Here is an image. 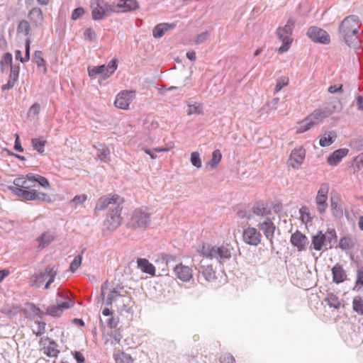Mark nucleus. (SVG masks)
I'll list each match as a JSON object with an SVG mask.
<instances>
[{
    "label": "nucleus",
    "instance_id": "obj_46",
    "mask_svg": "<svg viewBox=\"0 0 363 363\" xmlns=\"http://www.w3.org/2000/svg\"><path fill=\"white\" fill-rule=\"evenodd\" d=\"M299 213L300 218L305 224H308V223L311 222V213L309 212V209L307 207L303 206L301 208Z\"/></svg>",
    "mask_w": 363,
    "mask_h": 363
},
{
    "label": "nucleus",
    "instance_id": "obj_33",
    "mask_svg": "<svg viewBox=\"0 0 363 363\" xmlns=\"http://www.w3.org/2000/svg\"><path fill=\"white\" fill-rule=\"evenodd\" d=\"M28 178L30 180L33 181V183L37 182L44 189H49L50 187V184L48 179L45 177L37 174L30 173L28 174Z\"/></svg>",
    "mask_w": 363,
    "mask_h": 363
},
{
    "label": "nucleus",
    "instance_id": "obj_47",
    "mask_svg": "<svg viewBox=\"0 0 363 363\" xmlns=\"http://www.w3.org/2000/svg\"><path fill=\"white\" fill-rule=\"evenodd\" d=\"M82 261V256L77 255L76 256L69 265V271L72 273L75 272L78 268L81 266Z\"/></svg>",
    "mask_w": 363,
    "mask_h": 363
},
{
    "label": "nucleus",
    "instance_id": "obj_4",
    "mask_svg": "<svg viewBox=\"0 0 363 363\" xmlns=\"http://www.w3.org/2000/svg\"><path fill=\"white\" fill-rule=\"evenodd\" d=\"M359 27L360 23L358 17L354 15L346 17L341 23L339 31L349 46L356 47L357 45L358 40L356 34Z\"/></svg>",
    "mask_w": 363,
    "mask_h": 363
},
{
    "label": "nucleus",
    "instance_id": "obj_12",
    "mask_svg": "<svg viewBox=\"0 0 363 363\" xmlns=\"http://www.w3.org/2000/svg\"><path fill=\"white\" fill-rule=\"evenodd\" d=\"M40 351L46 356L56 357L60 353L57 344L48 337H43L39 342Z\"/></svg>",
    "mask_w": 363,
    "mask_h": 363
},
{
    "label": "nucleus",
    "instance_id": "obj_9",
    "mask_svg": "<svg viewBox=\"0 0 363 363\" xmlns=\"http://www.w3.org/2000/svg\"><path fill=\"white\" fill-rule=\"evenodd\" d=\"M118 65L116 59L111 60L107 65L94 66L88 67V74L90 77H95L97 75H102L104 79L111 76L117 69Z\"/></svg>",
    "mask_w": 363,
    "mask_h": 363
},
{
    "label": "nucleus",
    "instance_id": "obj_48",
    "mask_svg": "<svg viewBox=\"0 0 363 363\" xmlns=\"http://www.w3.org/2000/svg\"><path fill=\"white\" fill-rule=\"evenodd\" d=\"M33 332L37 336L41 335L45 332V323L43 322L35 321V327L33 328Z\"/></svg>",
    "mask_w": 363,
    "mask_h": 363
},
{
    "label": "nucleus",
    "instance_id": "obj_26",
    "mask_svg": "<svg viewBox=\"0 0 363 363\" xmlns=\"http://www.w3.org/2000/svg\"><path fill=\"white\" fill-rule=\"evenodd\" d=\"M333 281L335 284H340L347 279V274L342 266L336 264L332 268Z\"/></svg>",
    "mask_w": 363,
    "mask_h": 363
},
{
    "label": "nucleus",
    "instance_id": "obj_19",
    "mask_svg": "<svg viewBox=\"0 0 363 363\" xmlns=\"http://www.w3.org/2000/svg\"><path fill=\"white\" fill-rule=\"evenodd\" d=\"M348 152L349 150L347 148L338 149L328 157L327 162L331 166H336Z\"/></svg>",
    "mask_w": 363,
    "mask_h": 363
},
{
    "label": "nucleus",
    "instance_id": "obj_61",
    "mask_svg": "<svg viewBox=\"0 0 363 363\" xmlns=\"http://www.w3.org/2000/svg\"><path fill=\"white\" fill-rule=\"evenodd\" d=\"M107 326L113 329L116 328L118 323H119V318L118 317H113L111 316L108 320H107Z\"/></svg>",
    "mask_w": 363,
    "mask_h": 363
},
{
    "label": "nucleus",
    "instance_id": "obj_20",
    "mask_svg": "<svg viewBox=\"0 0 363 363\" xmlns=\"http://www.w3.org/2000/svg\"><path fill=\"white\" fill-rule=\"evenodd\" d=\"M20 72V66L13 65L11 67V72L9 74V79L6 84H4L1 87L2 90L11 89L18 81Z\"/></svg>",
    "mask_w": 363,
    "mask_h": 363
},
{
    "label": "nucleus",
    "instance_id": "obj_35",
    "mask_svg": "<svg viewBox=\"0 0 363 363\" xmlns=\"http://www.w3.org/2000/svg\"><path fill=\"white\" fill-rule=\"evenodd\" d=\"M23 311L25 315L29 318L40 317L41 313L40 308L33 304H28L26 308H25Z\"/></svg>",
    "mask_w": 363,
    "mask_h": 363
},
{
    "label": "nucleus",
    "instance_id": "obj_56",
    "mask_svg": "<svg viewBox=\"0 0 363 363\" xmlns=\"http://www.w3.org/2000/svg\"><path fill=\"white\" fill-rule=\"evenodd\" d=\"M339 246L342 250H347L352 246V240L350 238L344 237L340 239Z\"/></svg>",
    "mask_w": 363,
    "mask_h": 363
},
{
    "label": "nucleus",
    "instance_id": "obj_40",
    "mask_svg": "<svg viewBox=\"0 0 363 363\" xmlns=\"http://www.w3.org/2000/svg\"><path fill=\"white\" fill-rule=\"evenodd\" d=\"M46 277H47V274L45 273V272L44 273L40 272L39 274H35L33 275L32 279H31V285L33 286H36V287L40 286L43 284Z\"/></svg>",
    "mask_w": 363,
    "mask_h": 363
},
{
    "label": "nucleus",
    "instance_id": "obj_6",
    "mask_svg": "<svg viewBox=\"0 0 363 363\" xmlns=\"http://www.w3.org/2000/svg\"><path fill=\"white\" fill-rule=\"evenodd\" d=\"M295 26V20L290 18L284 26H279L277 29V35L282 43V45L278 48V52L281 54L287 52L294 41L292 32Z\"/></svg>",
    "mask_w": 363,
    "mask_h": 363
},
{
    "label": "nucleus",
    "instance_id": "obj_63",
    "mask_svg": "<svg viewBox=\"0 0 363 363\" xmlns=\"http://www.w3.org/2000/svg\"><path fill=\"white\" fill-rule=\"evenodd\" d=\"M208 35V32H204L198 35L195 39V43L196 44H201L204 43L207 40Z\"/></svg>",
    "mask_w": 363,
    "mask_h": 363
},
{
    "label": "nucleus",
    "instance_id": "obj_62",
    "mask_svg": "<svg viewBox=\"0 0 363 363\" xmlns=\"http://www.w3.org/2000/svg\"><path fill=\"white\" fill-rule=\"evenodd\" d=\"M84 13V9L82 7H78L75 9L72 13V18L77 20L83 16Z\"/></svg>",
    "mask_w": 363,
    "mask_h": 363
},
{
    "label": "nucleus",
    "instance_id": "obj_17",
    "mask_svg": "<svg viewBox=\"0 0 363 363\" xmlns=\"http://www.w3.org/2000/svg\"><path fill=\"white\" fill-rule=\"evenodd\" d=\"M174 272L177 277L182 281H189L193 277L192 269L188 266L182 263L177 264L174 268Z\"/></svg>",
    "mask_w": 363,
    "mask_h": 363
},
{
    "label": "nucleus",
    "instance_id": "obj_22",
    "mask_svg": "<svg viewBox=\"0 0 363 363\" xmlns=\"http://www.w3.org/2000/svg\"><path fill=\"white\" fill-rule=\"evenodd\" d=\"M117 7L119 12H128L139 9V4L136 0H118Z\"/></svg>",
    "mask_w": 363,
    "mask_h": 363
},
{
    "label": "nucleus",
    "instance_id": "obj_15",
    "mask_svg": "<svg viewBox=\"0 0 363 363\" xmlns=\"http://www.w3.org/2000/svg\"><path fill=\"white\" fill-rule=\"evenodd\" d=\"M328 192L329 186L325 184H322L317 192L315 203L317 210L320 214L324 213L328 208Z\"/></svg>",
    "mask_w": 363,
    "mask_h": 363
},
{
    "label": "nucleus",
    "instance_id": "obj_2",
    "mask_svg": "<svg viewBox=\"0 0 363 363\" xmlns=\"http://www.w3.org/2000/svg\"><path fill=\"white\" fill-rule=\"evenodd\" d=\"M33 181L28 178V174L26 176H20L13 181L15 189L12 191L19 197L28 201H40L46 203H51L52 199L46 193L39 191L36 189H30L34 186Z\"/></svg>",
    "mask_w": 363,
    "mask_h": 363
},
{
    "label": "nucleus",
    "instance_id": "obj_55",
    "mask_svg": "<svg viewBox=\"0 0 363 363\" xmlns=\"http://www.w3.org/2000/svg\"><path fill=\"white\" fill-rule=\"evenodd\" d=\"M12 60H13L12 55L9 52H6V54H4L3 55L1 61V64L2 66L7 65V66H9L10 67H13Z\"/></svg>",
    "mask_w": 363,
    "mask_h": 363
},
{
    "label": "nucleus",
    "instance_id": "obj_31",
    "mask_svg": "<svg viewBox=\"0 0 363 363\" xmlns=\"http://www.w3.org/2000/svg\"><path fill=\"white\" fill-rule=\"evenodd\" d=\"M174 26V24L160 23L154 28L152 30L153 36L157 38H160L167 31L173 29Z\"/></svg>",
    "mask_w": 363,
    "mask_h": 363
},
{
    "label": "nucleus",
    "instance_id": "obj_28",
    "mask_svg": "<svg viewBox=\"0 0 363 363\" xmlns=\"http://www.w3.org/2000/svg\"><path fill=\"white\" fill-rule=\"evenodd\" d=\"M137 264L138 268L140 269L142 272L150 274L152 276L155 275V267L147 259H138Z\"/></svg>",
    "mask_w": 363,
    "mask_h": 363
},
{
    "label": "nucleus",
    "instance_id": "obj_37",
    "mask_svg": "<svg viewBox=\"0 0 363 363\" xmlns=\"http://www.w3.org/2000/svg\"><path fill=\"white\" fill-rule=\"evenodd\" d=\"M330 206L333 214L338 215L342 213L341 199L339 196H332L330 198Z\"/></svg>",
    "mask_w": 363,
    "mask_h": 363
},
{
    "label": "nucleus",
    "instance_id": "obj_59",
    "mask_svg": "<svg viewBox=\"0 0 363 363\" xmlns=\"http://www.w3.org/2000/svg\"><path fill=\"white\" fill-rule=\"evenodd\" d=\"M104 10L105 11V16L108 15L111 13H119L118 9L117 7V4L116 6L111 4H106L104 6Z\"/></svg>",
    "mask_w": 363,
    "mask_h": 363
},
{
    "label": "nucleus",
    "instance_id": "obj_38",
    "mask_svg": "<svg viewBox=\"0 0 363 363\" xmlns=\"http://www.w3.org/2000/svg\"><path fill=\"white\" fill-rule=\"evenodd\" d=\"M222 159V154L219 150H215L212 153V157L208 162L211 169L217 167Z\"/></svg>",
    "mask_w": 363,
    "mask_h": 363
},
{
    "label": "nucleus",
    "instance_id": "obj_14",
    "mask_svg": "<svg viewBox=\"0 0 363 363\" xmlns=\"http://www.w3.org/2000/svg\"><path fill=\"white\" fill-rule=\"evenodd\" d=\"M306 157V150L303 147L294 149L287 161L288 167L298 169L301 167Z\"/></svg>",
    "mask_w": 363,
    "mask_h": 363
},
{
    "label": "nucleus",
    "instance_id": "obj_58",
    "mask_svg": "<svg viewBox=\"0 0 363 363\" xmlns=\"http://www.w3.org/2000/svg\"><path fill=\"white\" fill-rule=\"evenodd\" d=\"M87 197L85 194H81L78 196H75L73 199L71 201L72 203H74L75 206L83 204Z\"/></svg>",
    "mask_w": 363,
    "mask_h": 363
},
{
    "label": "nucleus",
    "instance_id": "obj_36",
    "mask_svg": "<svg viewBox=\"0 0 363 363\" xmlns=\"http://www.w3.org/2000/svg\"><path fill=\"white\" fill-rule=\"evenodd\" d=\"M42 51L37 50L33 54V61L37 65L38 67H42L43 69V73L46 74L48 72V69L46 67V62L45 60L43 58Z\"/></svg>",
    "mask_w": 363,
    "mask_h": 363
},
{
    "label": "nucleus",
    "instance_id": "obj_25",
    "mask_svg": "<svg viewBox=\"0 0 363 363\" xmlns=\"http://www.w3.org/2000/svg\"><path fill=\"white\" fill-rule=\"evenodd\" d=\"M70 307V300L66 298L65 301L58 303L57 306H51L47 309L48 313L52 316H59L63 310Z\"/></svg>",
    "mask_w": 363,
    "mask_h": 363
},
{
    "label": "nucleus",
    "instance_id": "obj_64",
    "mask_svg": "<svg viewBox=\"0 0 363 363\" xmlns=\"http://www.w3.org/2000/svg\"><path fill=\"white\" fill-rule=\"evenodd\" d=\"M74 357L78 363H84L85 358L81 352L75 351L74 353Z\"/></svg>",
    "mask_w": 363,
    "mask_h": 363
},
{
    "label": "nucleus",
    "instance_id": "obj_24",
    "mask_svg": "<svg viewBox=\"0 0 363 363\" xmlns=\"http://www.w3.org/2000/svg\"><path fill=\"white\" fill-rule=\"evenodd\" d=\"M16 34L19 37L30 39L31 27L30 23L26 20L20 21L17 26Z\"/></svg>",
    "mask_w": 363,
    "mask_h": 363
},
{
    "label": "nucleus",
    "instance_id": "obj_21",
    "mask_svg": "<svg viewBox=\"0 0 363 363\" xmlns=\"http://www.w3.org/2000/svg\"><path fill=\"white\" fill-rule=\"evenodd\" d=\"M259 228L263 231L265 237L272 243L276 228L272 220L267 218L263 223H259Z\"/></svg>",
    "mask_w": 363,
    "mask_h": 363
},
{
    "label": "nucleus",
    "instance_id": "obj_44",
    "mask_svg": "<svg viewBox=\"0 0 363 363\" xmlns=\"http://www.w3.org/2000/svg\"><path fill=\"white\" fill-rule=\"evenodd\" d=\"M45 273L47 274V277H49V280L45 285V288L48 289L50 284L54 281L55 277L57 274L56 270L54 267H48L45 268Z\"/></svg>",
    "mask_w": 363,
    "mask_h": 363
},
{
    "label": "nucleus",
    "instance_id": "obj_41",
    "mask_svg": "<svg viewBox=\"0 0 363 363\" xmlns=\"http://www.w3.org/2000/svg\"><path fill=\"white\" fill-rule=\"evenodd\" d=\"M325 301L330 307L336 309L339 308L341 305L338 298L333 294H329L325 298Z\"/></svg>",
    "mask_w": 363,
    "mask_h": 363
},
{
    "label": "nucleus",
    "instance_id": "obj_11",
    "mask_svg": "<svg viewBox=\"0 0 363 363\" xmlns=\"http://www.w3.org/2000/svg\"><path fill=\"white\" fill-rule=\"evenodd\" d=\"M135 98V91L123 90L117 94L114 104L118 108L127 110Z\"/></svg>",
    "mask_w": 363,
    "mask_h": 363
},
{
    "label": "nucleus",
    "instance_id": "obj_52",
    "mask_svg": "<svg viewBox=\"0 0 363 363\" xmlns=\"http://www.w3.org/2000/svg\"><path fill=\"white\" fill-rule=\"evenodd\" d=\"M22 311L21 308L19 306H12L11 308L6 310L5 309L3 312L9 315V317H13Z\"/></svg>",
    "mask_w": 363,
    "mask_h": 363
},
{
    "label": "nucleus",
    "instance_id": "obj_34",
    "mask_svg": "<svg viewBox=\"0 0 363 363\" xmlns=\"http://www.w3.org/2000/svg\"><path fill=\"white\" fill-rule=\"evenodd\" d=\"M336 138L337 134L335 132L332 131L325 133L320 138L319 144L322 147H328L333 143Z\"/></svg>",
    "mask_w": 363,
    "mask_h": 363
},
{
    "label": "nucleus",
    "instance_id": "obj_32",
    "mask_svg": "<svg viewBox=\"0 0 363 363\" xmlns=\"http://www.w3.org/2000/svg\"><path fill=\"white\" fill-rule=\"evenodd\" d=\"M252 211L257 216H266L271 213V208L267 203L259 202L254 206Z\"/></svg>",
    "mask_w": 363,
    "mask_h": 363
},
{
    "label": "nucleus",
    "instance_id": "obj_16",
    "mask_svg": "<svg viewBox=\"0 0 363 363\" xmlns=\"http://www.w3.org/2000/svg\"><path fill=\"white\" fill-rule=\"evenodd\" d=\"M242 238L247 244L257 246L261 242L262 235L255 228L248 227L244 230Z\"/></svg>",
    "mask_w": 363,
    "mask_h": 363
},
{
    "label": "nucleus",
    "instance_id": "obj_30",
    "mask_svg": "<svg viewBox=\"0 0 363 363\" xmlns=\"http://www.w3.org/2000/svg\"><path fill=\"white\" fill-rule=\"evenodd\" d=\"M199 273H201V276L208 282H213L216 279V272L213 269L212 265H201V271Z\"/></svg>",
    "mask_w": 363,
    "mask_h": 363
},
{
    "label": "nucleus",
    "instance_id": "obj_42",
    "mask_svg": "<svg viewBox=\"0 0 363 363\" xmlns=\"http://www.w3.org/2000/svg\"><path fill=\"white\" fill-rule=\"evenodd\" d=\"M353 310L360 315H363V298L358 296H355L352 301Z\"/></svg>",
    "mask_w": 363,
    "mask_h": 363
},
{
    "label": "nucleus",
    "instance_id": "obj_45",
    "mask_svg": "<svg viewBox=\"0 0 363 363\" xmlns=\"http://www.w3.org/2000/svg\"><path fill=\"white\" fill-rule=\"evenodd\" d=\"M32 145L35 150L38 152L43 153L44 152V147L46 141L42 138H33L31 140Z\"/></svg>",
    "mask_w": 363,
    "mask_h": 363
},
{
    "label": "nucleus",
    "instance_id": "obj_29",
    "mask_svg": "<svg viewBox=\"0 0 363 363\" xmlns=\"http://www.w3.org/2000/svg\"><path fill=\"white\" fill-rule=\"evenodd\" d=\"M54 238L55 235L52 233L50 231L44 232L36 239L38 243V247L41 249L45 247L54 240Z\"/></svg>",
    "mask_w": 363,
    "mask_h": 363
},
{
    "label": "nucleus",
    "instance_id": "obj_49",
    "mask_svg": "<svg viewBox=\"0 0 363 363\" xmlns=\"http://www.w3.org/2000/svg\"><path fill=\"white\" fill-rule=\"evenodd\" d=\"M98 157L102 161L110 160V150L107 147H103L99 149Z\"/></svg>",
    "mask_w": 363,
    "mask_h": 363
},
{
    "label": "nucleus",
    "instance_id": "obj_54",
    "mask_svg": "<svg viewBox=\"0 0 363 363\" xmlns=\"http://www.w3.org/2000/svg\"><path fill=\"white\" fill-rule=\"evenodd\" d=\"M289 83V79L288 78H281L279 79L277 82V84L275 86V91L279 92L281 90V89L286 86H287Z\"/></svg>",
    "mask_w": 363,
    "mask_h": 363
},
{
    "label": "nucleus",
    "instance_id": "obj_23",
    "mask_svg": "<svg viewBox=\"0 0 363 363\" xmlns=\"http://www.w3.org/2000/svg\"><path fill=\"white\" fill-rule=\"evenodd\" d=\"M28 17L33 26L37 27L43 22V11L40 8H33L28 14Z\"/></svg>",
    "mask_w": 363,
    "mask_h": 363
},
{
    "label": "nucleus",
    "instance_id": "obj_50",
    "mask_svg": "<svg viewBox=\"0 0 363 363\" xmlns=\"http://www.w3.org/2000/svg\"><path fill=\"white\" fill-rule=\"evenodd\" d=\"M190 160L193 166L196 167V168L201 167L202 162L198 152H191Z\"/></svg>",
    "mask_w": 363,
    "mask_h": 363
},
{
    "label": "nucleus",
    "instance_id": "obj_43",
    "mask_svg": "<svg viewBox=\"0 0 363 363\" xmlns=\"http://www.w3.org/2000/svg\"><path fill=\"white\" fill-rule=\"evenodd\" d=\"M115 361L116 363H132L133 359L130 354L121 352L115 355Z\"/></svg>",
    "mask_w": 363,
    "mask_h": 363
},
{
    "label": "nucleus",
    "instance_id": "obj_51",
    "mask_svg": "<svg viewBox=\"0 0 363 363\" xmlns=\"http://www.w3.org/2000/svg\"><path fill=\"white\" fill-rule=\"evenodd\" d=\"M203 111V106L201 104L195 103L189 106V115L191 114H201Z\"/></svg>",
    "mask_w": 363,
    "mask_h": 363
},
{
    "label": "nucleus",
    "instance_id": "obj_13",
    "mask_svg": "<svg viewBox=\"0 0 363 363\" xmlns=\"http://www.w3.org/2000/svg\"><path fill=\"white\" fill-rule=\"evenodd\" d=\"M308 37L314 43L329 44L330 38L328 33L322 28L316 26H311L307 30Z\"/></svg>",
    "mask_w": 363,
    "mask_h": 363
},
{
    "label": "nucleus",
    "instance_id": "obj_8",
    "mask_svg": "<svg viewBox=\"0 0 363 363\" xmlns=\"http://www.w3.org/2000/svg\"><path fill=\"white\" fill-rule=\"evenodd\" d=\"M337 104H340V101H333L329 103L324 109L318 108L314 110L307 116L308 121H311L313 125L321 123L325 118L338 111Z\"/></svg>",
    "mask_w": 363,
    "mask_h": 363
},
{
    "label": "nucleus",
    "instance_id": "obj_57",
    "mask_svg": "<svg viewBox=\"0 0 363 363\" xmlns=\"http://www.w3.org/2000/svg\"><path fill=\"white\" fill-rule=\"evenodd\" d=\"M40 111V105L38 103H34L29 108L28 114V116H36L39 114Z\"/></svg>",
    "mask_w": 363,
    "mask_h": 363
},
{
    "label": "nucleus",
    "instance_id": "obj_5",
    "mask_svg": "<svg viewBox=\"0 0 363 363\" xmlns=\"http://www.w3.org/2000/svg\"><path fill=\"white\" fill-rule=\"evenodd\" d=\"M124 289V286L118 284L113 287L108 294L106 300V305H111L113 302H117V310L119 313L122 312H130L132 308V298L127 295L121 294V291Z\"/></svg>",
    "mask_w": 363,
    "mask_h": 363
},
{
    "label": "nucleus",
    "instance_id": "obj_10",
    "mask_svg": "<svg viewBox=\"0 0 363 363\" xmlns=\"http://www.w3.org/2000/svg\"><path fill=\"white\" fill-rule=\"evenodd\" d=\"M335 238L336 233L334 230H328L325 234L322 231H319L313 236V248L317 251L323 248L327 249L328 242L330 244L332 239H335Z\"/></svg>",
    "mask_w": 363,
    "mask_h": 363
},
{
    "label": "nucleus",
    "instance_id": "obj_53",
    "mask_svg": "<svg viewBox=\"0 0 363 363\" xmlns=\"http://www.w3.org/2000/svg\"><path fill=\"white\" fill-rule=\"evenodd\" d=\"M84 38L89 41H94L96 38L95 30L91 28H88L84 33Z\"/></svg>",
    "mask_w": 363,
    "mask_h": 363
},
{
    "label": "nucleus",
    "instance_id": "obj_7",
    "mask_svg": "<svg viewBox=\"0 0 363 363\" xmlns=\"http://www.w3.org/2000/svg\"><path fill=\"white\" fill-rule=\"evenodd\" d=\"M150 213L146 207H141L135 209L128 223L130 228H146L150 224Z\"/></svg>",
    "mask_w": 363,
    "mask_h": 363
},
{
    "label": "nucleus",
    "instance_id": "obj_3",
    "mask_svg": "<svg viewBox=\"0 0 363 363\" xmlns=\"http://www.w3.org/2000/svg\"><path fill=\"white\" fill-rule=\"evenodd\" d=\"M233 248L229 244L213 245L208 242L202 243L198 247L197 252L201 256L210 259H216L223 264L232 257Z\"/></svg>",
    "mask_w": 363,
    "mask_h": 363
},
{
    "label": "nucleus",
    "instance_id": "obj_1",
    "mask_svg": "<svg viewBox=\"0 0 363 363\" xmlns=\"http://www.w3.org/2000/svg\"><path fill=\"white\" fill-rule=\"evenodd\" d=\"M124 202V198L116 194L104 196L98 199L95 211H103L111 205H116V207L108 214L104 221V225L108 230H114L121 225L123 220L121 217L123 207L121 206Z\"/></svg>",
    "mask_w": 363,
    "mask_h": 363
},
{
    "label": "nucleus",
    "instance_id": "obj_60",
    "mask_svg": "<svg viewBox=\"0 0 363 363\" xmlns=\"http://www.w3.org/2000/svg\"><path fill=\"white\" fill-rule=\"evenodd\" d=\"M356 286H363V267L358 269L357 272Z\"/></svg>",
    "mask_w": 363,
    "mask_h": 363
},
{
    "label": "nucleus",
    "instance_id": "obj_27",
    "mask_svg": "<svg viewBox=\"0 0 363 363\" xmlns=\"http://www.w3.org/2000/svg\"><path fill=\"white\" fill-rule=\"evenodd\" d=\"M92 18L95 21L101 20L105 17V11L99 0H94L91 5Z\"/></svg>",
    "mask_w": 363,
    "mask_h": 363
},
{
    "label": "nucleus",
    "instance_id": "obj_39",
    "mask_svg": "<svg viewBox=\"0 0 363 363\" xmlns=\"http://www.w3.org/2000/svg\"><path fill=\"white\" fill-rule=\"evenodd\" d=\"M313 126L314 125L311 123V121H308V117H306L304 120L298 123V125L296 127V131L297 133H303L310 130Z\"/></svg>",
    "mask_w": 363,
    "mask_h": 363
},
{
    "label": "nucleus",
    "instance_id": "obj_18",
    "mask_svg": "<svg viewBox=\"0 0 363 363\" xmlns=\"http://www.w3.org/2000/svg\"><path fill=\"white\" fill-rule=\"evenodd\" d=\"M291 242L298 248V251H302L308 243V238L305 235L297 230L291 235Z\"/></svg>",
    "mask_w": 363,
    "mask_h": 363
}]
</instances>
